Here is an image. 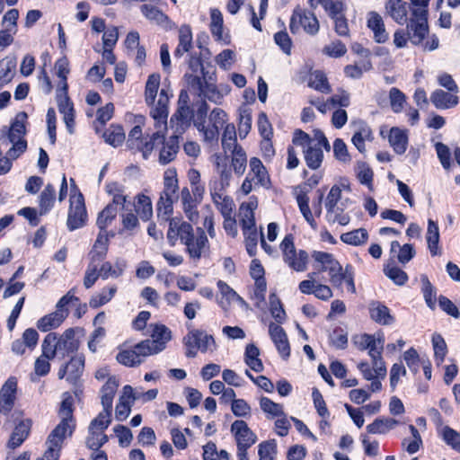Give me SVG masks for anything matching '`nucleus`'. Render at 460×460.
Wrapping results in <instances>:
<instances>
[{"label":"nucleus","instance_id":"f257e3e1","mask_svg":"<svg viewBox=\"0 0 460 460\" xmlns=\"http://www.w3.org/2000/svg\"><path fill=\"white\" fill-rule=\"evenodd\" d=\"M117 206H119L117 235L123 240L131 239L138 233L139 218L148 221L153 217L151 199L144 193L137 194L132 200L128 195L117 192Z\"/></svg>","mask_w":460,"mask_h":460},{"label":"nucleus","instance_id":"f03ea898","mask_svg":"<svg viewBox=\"0 0 460 460\" xmlns=\"http://www.w3.org/2000/svg\"><path fill=\"white\" fill-rule=\"evenodd\" d=\"M114 386L115 380L109 378L102 389L103 411L91 421L89 434L86 438V445L91 449H98L107 439L104 430L111 422L112 402L115 394Z\"/></svg>","mask_w":460,"mask_h":460},{"label":"nucleus","instance_id":"7ed1b4c3","mask_svg":"<svg viewBox=\"0 0 460 460\" xmlns=\"http://www.w3.org/2000/svg\"><path fill=\"white\" fill-rule=\"evenodd\" d=\"M167 239L173 246L178 239L186 245L190 256L193 259H199L208 243L204 230L197 228V234H193L192 226L179 218H171Z\"/></svg>","mask_w":460,"mask_h":460},{"label":"nucleus","instance_id":"20e7f679","mask_svg":"<svg viewBox=\"0 0 460 460\" xmlns=\"http://www.w3.org/2000/svg\"><path fill=\"white\" fill-rule=\"evenodd\" d=\"M172 94L168 89L162 88L160 90L158 106L155 110L150 111V115L155 120L156 131L152 135L143 137L142 152L143 157L147 159L155 146H161L165 140V133L167 129L168 104Z\"/></svg>","mask_w":460,"mask_h":460},{"label":"nucleus","instance_id":"39448f33","mask_svg":"<svg viewBox=\"0 0 460 460\" xmlns=\"http://www.w3.org/2000/svg\"><path fill=\"white\" fill-rule=\"evenodd\" d=\"M208 113V104L203 102L197 111V117L193 120L195 128L203 136V140L209 144H217L219 138V129L225 128L227 121V114L220 108H215L208 115V122L206 125V116Z\"/></svg>","mask_w":460,"mask_h":460},{"label":"nucleus","instance_id":"423d86ee","mask_svg":"<svg viewBox=\"0 0 460 460\" xmlns=\"http://www.w3.org/2000/svg\"><path fill=\"white\" fill-rule=\"evenodd\" d=\"M279 248L283 254V261L292 270L302 272L307 269L308 253L304 250L296 251L292 234L285 236Z\"/></svg>","mask_w":460,"mask_h":460},{"label":"nucleus","instance_id":"0eeeda50","mask_svg":"<svg viewBox=\"0 0 460 460\" xmlns=\"http://www.w3.org/2000/svg\"><path fill=\"white\" fill-rule=\"evenodd\" d=\"M178 189L176 171L174 169H167L164 175V190L157 203L159 211L164 209L165 215L172 213V205L179 199L177 195Z\"/></svg>","mask_w":460,"mask_h":460},{"label":"nucleus","instance_id":"6e6552de","mask_svg":"<svg viewBox=\"0 0 460 460\" xmlns=\"http://www.w3.org/2000/svg\"><path fill=\"white\" fill-rule=\"evenodd\" d=\"M314 262L317 263L320 271H328L330 281L334 287H341L343 282L341 276L342 267L331 253L314 251L312 254Z\"/></svg>","mask_w":460,"mask_h":460},{"label":"nucleus","instance_id":"1a4fd4ad","mask_svg":"<svg viewBox=\"0 0 460 460\" xmlns=\"http://www.w3.org/2000/svg\"><path fill=\"white\" fill-rule=\"evenodd\" d=\"M66 226L70 231L83 227L87 221L84 199L81 192L70 194Z\"/></svg>","mask_w":460,"mask_h":460},{"label":"nucleus","instance_id":"9d476101","mask_svg":"<svg viewBox=\"0 0 460 460\" xmlns=\"http://www.w3.org/2000/svg\"><path fill=\"white\" fill-rule=\"evenodd\" d=\"M184 344L187 348L186 356L188 358H194L198 350L206 352L216 346L213 336L199 330L190 331L184 337Z\"/></svg>","mask_w":460,"mask_h":460},{"label":"nucleus","instance_id":"9b49d317","mask_svg":"<svg viewBox=\"0 0 460 460\" xmlns=\"http://www.w3.org/2000/svg\"><path fill=\"white\" fill-rule=\"evenodd\" d=\"M427 9H413L412 17L407 25V35L414 45L420 44L429 32Z\"/></svg>","mask_w":460,"mask_h":460},{"label":"nucleus","instance_id":"f8f14e48","mask_svg":"<svg viewBox=\"0 0 460 460\" xmlns=\"http://www.w3.org/2000/svg\"><path fill=\"white\" fill-rule=\"evenodd\" d=\"M149 356H151L150 350H148V347H146L143 341L137 343L133 347L122 344L117 354V361L126 367H135L142 364L146 358Z\"/></svg>","mask_w":460,"mask_h":460},{"label":"nucleus","instance_id":"ddd939ff","mask_svg":"<svg viewBox=\"0 0 460 460\" xmlns=\"http://www.w3.org/2000/svg\"><path fill=\"white\" fill-rule=\"evenodd\" d=\"M301 27L306 33L314 35L318 32L320 25L313 13L296 7L290 18L289 28L291 32L296 33Z\"/></svg>","mask_w":460,"mask_h":460},{"label":"nucleus","instance_id":"4468645a","mask_svg":"<svg viewBox=\"0 0 460 460\" xmlns=\"http://www.w3.org/2000/svg\"><path fill=\"white\" fill-rule=\"evenodd\" d=\"M114 113V105L112 102L107 103L105 106L100 108L96 112V121L94 129L97 134H102L104 141L114 146L115 143V130L112 129L111 125L107 130L104 129L106 123L112 118Z\"/></svg>","mask_w":460,"mask_h":460},{"label":"nucleus","instance_id":"2eb2a0df","mask_svg":"<svg viewBox=\"0 0 460 460\" xmlns=\"http://www.w3.org/2000/svg\"><path fill=\"white\" fill-rule=\"evenodd\" d=\"M171 340V332L164 325H155L151 338L142 341L146 347H148L150 355L157 354L165 349L166 343Z\"/></svg>","mask_w":460,"mask_h":460},{"label":"nucleus","instance_id":"dca6fc26","mask_svg":"<svg viewBox=\"0 0 460 460\" xmlns=\"http://www.w3.org/2000/svg\"><path fill=\"white\" fill-rule=\"evenodd\" d=\"M99 234L113 237L115 234V196L99 214L96 220Z\"/></svg>","mask_w":460,"mask_h":460},{"label":"nucleus","instance_id":"f3484780","mask_svg":"<svg viewBox=\"0 0 460 460\" xmlns=\"http://www.w3.org/2000/svg\"><path fill=\"white\" fill-rule=\"evenodd\" d=\"M84 368V357L77 355L73 357L70 361L61 367L58 370V376L59 379L66 378L71 384H76L82 376Z\"/></svg>","mask_w":460,"mask_h":460},{"label":"nucleus","instance_id":"a211bd4d","mask_svg":"<svg viewBox=\"0 0 460 460\" xmlns=\"http://www.w3.org/2000/svg\"><path fill=\"white\" fill-rule=\"evenodd\" d=\"M17 392V378L10 376L0 389V412L7 414L14 405Z\"/></svg>","mask_w":460,"mask_h":460},{"label":"nucleus","instance_id":"6ab92c4d","mask_svg":"<svg viewBox=\"0 0 460 460\" xmlns=\"http://www.w3.org/2000/svg\"><path fill=\"white\" fill-rule=\"evenodd\" d=\"M59 415L61 421L55 429H59L58 433L60 434L71 436L75 429L73 420V398L71 396L63 399Z\"/></svg>","mask_w":460,"mask_h":460},{"label":"nucleus","instance_id":"aec40b11","mask_svg":"<svg viewBox=\"0 0 460 460\" xmlns=\"http://www.w3.org/2000/svg\"><path fill=\"white\" fill-rule=\"evenodd\" d=\"M269 335L279 355L285 359L288 358L290 355V346L284 329L278 323H270L269 324Z\"/></svg>","mask_w":460,"mask_h":460},{"label":"nucleus","instance_id":"412c9836","mask_svg":"<svg viewBox=\"0 0 460 460\" xmlns=\"http://www.w3.org/2000/svg\"><path fill=\"white\" fill-rule=\"evenodd\" d=\"M59 429H54L46 441L47 450L43 456L37 460H58L64 439L67 437L58 433Z\"/></svg>","mask_w":460,"mask_h":460},{"label":"nucleus","instance_id":"4be33fe9","mask_svg":"<svg viewBox=\"0 0 460 460\" xmlns=\"http://www.w3.org/2000/svg\"><path fill=\"white\" fill-rule=\"evenodd\" d=\"M231 431L235 437L237 447H250L256 442V435L243 420L234 421L231 426Z\"/></svg>","mask_w":460,"mask_h":460},{"label":"nucleus","instance_id":"5701e85b","mask_svg":"<svg viewBox=\"0 0 460 460\" xmlns=\"http://www.w3.org/2000/svg\"><path fill=\"white\" fill-rule=\"evenodd\" d=\"M137 399L138 396L130 385L123 387L119 403L117 405V420H124L129 416L131 407Z\"/></svg>","mask_w":460,"mask_h":460},{"label":"nucleus","instance_id":"b1692460","mask_svg":"<svg viewBox=\"0 0 460 460\" xmlns=\"http://www.w3.org/2000/svg\"><path fill=\"white\" fill-rule=\"evenodd\" d=\"M192 119L193 111L190 107H178L170 119V124L175 134L181 135L190 126Z\"/></svg>","mask_w":460,"mask_h":460},{"label":"nucleus","instance_id":"393cba45","mask_svg":"<svg viewBox=\"0 0 460 460\" xmlns=\"http://www.w3.org/2000/svg\"><path fill=\"white\" fill-rule=\"evenodd\" d=\"M161 75L158 73L151 74L145 86V101L146 103L154 111L158 106L159 94L158 90L160 86Z\"/></svg>","mask_w":460,"mask_h":460},{"label":"nucleus","instance_id":"a878e982","mask_svg":"<svg viewBox=\"0 0 460 460\" xmlns=\"http://www.w3.org/2000/svg\"><path fill=\"white\" fill-rule=\"evenodd\" d=\"M257 200L251 199L248 202L243 203L239 208V217L243 231L254 230L255 218L254 210L257 208Z\"/></svg>","mask_w":460,"mask_h":460},{"label":"nucleus","instance_id":"bb28decb","mask_svg":"<svg viewBox=\"0 0 460 460\" xmlns=\"http://www.w3.org/2000/svg\"><path fill=\"white\" fill-rule=\"evenodd\" d=\"M367 27L373 31L376 42L383 43L388 39L383 18L376 12H369L367 20Z\"/></svg>","mask_w":460,"mask_h":460},{"label":"nucleus","instance_id":"cd10ccee","mask_svg":"<svg viewBox=\"0 0 460 460\" xmlns=\"http://www.w3.org/2000/svg\"><path fill=\"white\" fill-rule=\"evenodd\" d=\"M385 12L399 24H403L407 20V4L402 0H388L385 3Z\"/></svg>","mask_w":460,"mask_h":460},{"label":"nucleus","instance_id":"c85d7f7f","mask_svg":"<svg viewBox=\"0 0 460 460\" xmlns=\"http://www.w3.org/2000/svg\"><path fill=\"white\" fill-rule=\"evenodd\" d=\"M430 102L439 110L450 109L458 104V97L456 95L438 89L430 95Z\"/></svg>","mask_w":460,"mask_h":460},{"label":"nucleus","instance_id":"c756f323","mask_svg":"<svg viewBox=\"0 0 460 460\" xmlns=\"http://www.w3.org/2000/svg\"><path fill=\"white\" fill-rule=\"evenodd\" d=\"M369 314L373 321L383 325H389L394 323V317L390 314L389 309L378 301L369 304Z\"/></svg>","mask_w":460,"mask_h":460},{"label":"nucleus","instance_id":"7c9ffc66","mask_svg":"<svg viewBox=\"0 0 460 460\" xmlns=\"http://www.w3.org/2000/svg\"><path fill=\"white\" fill-rule=\"evenodd\" d=\"M68 315L67 310H57L56 312L45 315L38 321L37 327L41 332H48L58 327Z\"/></svg>","mask_w":460,"mask_h":460},{"label":"nucleus","instance_id":"2f4dec72","mask_svg":"<svg viewBox=\"0 0 460 460\" xmlns=\"http://www.w3.org/2000/svg\"><path fill=\"white\" fill-rule=\"evenodd\" d=\"M389 143L398 155L405 153L408 146L407 131L399 128H392L389 134Z\"/></svg>","mask_w":460,"mask_h":460},{"label":"nucleus","instance_id":"473e14b6","mask_svg":"<svg viewBox=\"0 0 460 460\" xmlns=\"http://www.w3.org/2000/svg\"><path fill=\"white\" fill-rule=\"evenodd\" d=\"M31 426V423L29 420H22L19 422L11 434L10 439L8 441V447L15 449L16 447H20L29 436Z\"/></svg>","mask_w":460,"mask_h":460},{"label":"nucleus","instance_id":"72a5a7b5","mask_svg":"<svg viewBox=\"0 0 460 460\" xmlns=\"http://www.w3.org/2000/svg\"><path fill=\"white\" fill-rule=\"evenodd\" d=\"M374 139L372 129L366 124H361L352 136L351 142L362 154L366 152V143Z\"/></svg>","mask_w":460,"mask_h":460},{"label":"nucleus","instance_id":"f704fd0d","mask_svg":"<svg viewBox=\"0 0 460 460\" xmlns=\"http://www.w3.org/2000/svg\"><path fill=\"white\" fill-rule=\"evenodd\" d=\"M256 183L261 186H267L270 183V178L265 166L261 161L257 157H252L250 160V172L248 174Z\"/></svg>","mask_w":460,"mask_h":460},{"label":"nucleus","instance_id":"c9c22d12","mask_svg":"<svg viewBox=\"0 0 460 460\" xmlns=\"http://www.w3.org/2000/svg\"><path fill=\"white\" fill-rule=\"evenodd\" d=\"M212 199L217 209L221 212L223 217L232 215L234 203L232 198L227 196L224 190H214L211 192Z\"/></svg>","mask_w":460,"mask_h":460},{"label":"nucleus","instance_id":"e433bc0d","mask_svg":"<svg viewBox=\"0 0 460 460\" xmlns=\"http://www.w3.org/2000/svg\"><path fill=\"white\" fill-rule=\"evenodd\" d=\"M323 147L312 144L304 149L305 161L310 169L316 170L321 166L323 159Z\"/></svg>","mask_w":460,"mask_h":460},{"label":"nucleus","instance_id":"4c0bfd02","mask_svg":"<svg viewBox=\"0 0 460 460\" xmlns=\"http://www.w3.org/2000/svg\"><path fill=\"white\" fill-rule=\"evenodd\" d=\"M426 240L428 248L432 256L440 254L438 242H439V228L436 222L432 219L428 220V228L426 233Z\"/></svg>","mask_w":460,"mask_h":460},{"label":"nucleus","instance_id":"58836bf2","mask_svg":"<svg viewBox=\"0 0 460 460\" xmlns=\"http://www.w3.org/2000/svg\"><path fill=\"white\" fill-rule=\"evenodd\" d=\"M399 421L392 418H378L367 426V430L371 434H386L394 429Z\"/></svg>","mask_w":460,"mask_h":460},{"label":"nucleus","instance_id":"ea45409f","mask_svg":"<svg viewBox=\"0 0 460 460\" xmlns=\"http://www.w3.org/2000/svg\"><path fill=\"white\" fill-rule=\"evenodd\" d=\"M217 288L222 296V300L220 301L221 306L227 310L228 306L232 302H239L242 305H244L245 302L243 299L237 295V293L231 288L226 282L219 280L217 282Z\"/></svg>","mask_w":460,"mask_h":460},{"label":"nucleus","instance_id":"a19ab883","mask_svg":"<svg viewBox=\"0 0 460 460\" xmlns=\"http://www.w3.org/2000/svg\"><path fill=\"white\" fill-rule=\"evenodd\" d=\"M56 75L59 78L57 92H67L68 84L66 83L67 75L70 72L69 61L66 57L58 59L55 63Z\"/></svg>","mask_w":460,"mask_h":460},{"label":"nucleus","instance_id":"79ce46f5","mask_svg":"<svg viewBox=\"0 0 460 460\" xmlns=\"http://www.w3.org/2000/svg\"><path fill=\"white\" fill-rule=\"evenodd\" d=\"M59 352L63 351V355L73 353L79 348V341L75 338V331L67 329L58 340Z\"/></svg>","mask_w":460,"mask_h":460},{"label":"nucleus","instance_id":"37998d69","mask_svg":"<svg viewBox=\"0 0 460 460\" xmlns=\"http://www.w3.org/2000/svg\"><path fill=\"white\" fill-rule=\"evenodd\" d=\"M192 47V32L189 25H182L179 30V45L175 50V56L181 57L190 51Z\"/></svg>","mask_w":460,"mask_h":460},{"label":"nucleus","instance_id":"c03bdc74","mask_svg":"<svg viewBox=\"0 0 460 460\" xmlns=\"http://www.w3.org/2000/svg\"><path fill=\"white\" fill-rule=\"evenodd\" d=\"M110 236L98 234L97 239L90 252L91 262L98 263L105 257Z\"/></svg>","mask_w":460,"mask_h":460},{"label":"nucleus","instance_id":"a18cd8bd","mask_svg":"<svg viewBox=\"0 0 460 460\" xmlns=\"http://www.w3.org/2000/svg\"><path fill=\"white\" fill-rule=\"evenodd\" d=\"M16 67V59L6 57L0 61V87L12 81Z\"/></svg>","mask_w":460,"mask_h":460},{"label":"nucleus","instance_id":"49530a36","mask_svg":"<svg viewBox=\"0 0 460 460\" xmlns=\"http://www.w3.org/2000/svg\"><path fill=\"white\" fill-rule=\"evenodd\" d=\"M221 143L225 152H234L237 148H242L237 145L236 129L234 124L229 123L225 126Z\"/></svg>","mask_w":460,"mask_h":460},{"label":"nucleus","instance_id":"de8ad7c7","mask_svg":"<svg viewBox=\"0 0 460 460\" xmlns=\"http://www.w3.org/2000/svg\"><path fill=\"white\" fill-rule=\"evenodd\" d=\"M161 146L162 147L159 151V163L165 165L174 160L178 153L179 146L172 138L168 141L164 140V144H161Z\"/></svg>","mask_w":460,"mask_h":460},{"label":"nucleus","instance_id":"09e8293b","mask_svg":"<svg viewBox=\"0 0 460 460\" xmlns=\"http://www.w3.org/2000/svg\"><path fill=\"white\" fill-rule=\"evenodd\" d=\"M260 350L254 344H248L245 349L244 361L255 372H261L263 365L259 358Z\"/></svg>","mask_w":460,"mask_h":460},{"label":"nucleus","instance_id":"8fccbe9b","mask_svg":"<svg viewBox=\"0 0 460 460\" xmlns=\"http://www.w3.org/2000/svg\"><path fill=\"white\" fill-rule=\"evenodd\" d=\"M56 190L52 184H47L39 197L40 215L47 213L53 207Z\"/></svg>","mask_w":460,"mask_h":460},{"label":"nucleus","instance_id":"3c124183","mask_svg":"<svg viewBox=\"0 0 460 460\" xmlns=\"http://www.w3.org/2000/svg\"><path fill=\"white\" fill-rule=\"evenodd\" d=\"M260 407L269 419L284 416V408L282 404L277 403L268 397L260 399Z\"/></svg>","mask_w":460,"mask_h":460},{"label":"nucleus","instance_id":"603ef678","mask_svg":"<svg viewBox=\"0 0 460 460\" xmlns=\"http://www.w3.org/2000/svg\"><path fill=\"white\" fill-rule=\"evenodd\" d=\"M27 120V114L25 112H19L13 122L8 134L9 141L17 140L22 138L25 134V122Z\"/></svg>","mask_w":460,"mask_h":460},{"label":"nucleus","instance_id":"864d4df0","mask_svg":"<svg viewBox=\"0 0 460 460\" xmlns=\"http://www.w3.org/2000/svg\"><path fill=\"white\" fill-rule=\"evenodd\" d=\"M114 34L112 31H107L102 36V59L111 65L115 63V55L113 54V48L115 46Z\"/></svg>","mask_w":460,"mask_h":460},{"label":"nucleus","instance_id":"5fc2aeb1","mask_svg":"<svg viewBox=\"0 0 460 460\" xmlns=\"http://www.w3.org/2000/svg\"><path fill=\"white\" fill-rule=\"evenodd\" d=\"M367 238L368 234L365 228H358L341 235V240L343 243L355 246L364 244Z\"/></svg>","mask_w":460,"mask_h":460},{"label":"nucleus","instance_id":"6e6d98bb","mask_svg":"<svg viewBox=\"0 0 460 460\" xmlns=\"http://www.w3.org/2000/svg\"><path fill=\"white\" fill-rule=\"evenodd\" d=\"M308 84L321 93H329L331 92V86L328 84L325 74L319 70L310 74Z\"/></svg>","mask_w":460,"mask_h":460},{"label":"nucleus","instance_id":"4d7b16f0","mask_svg":"<svg viewBox=\"0 0 460 460\" xmlns=\"http://www.w3.org/2000/svg\"><path fill=\"white\" fill-rule=\"evenodd\" d=\"M59 351L58 341L56 333L47 334L42 342V355L47 358L52 359L57 352Z\"/></svg>","mask_w":460,"mask_h":460},{"label":"nucleus","instance_id":"13d9d810","mask_svg":"<svg viewBox=\"0 0 460 460\" xmlns=\"http://www.w3.org/2000/svg\"><path fill=\"white\" fill-rule=\"evenodd\" d=\"M210 31L216 40H223V16L218 9L210 11Z\"/></svg>","mask_w":460,"mask_h":460},{"label":"nucleus","instance_id":"bf43d9fd","mask_svg":"<svg viewBox=\"0 0 460 460\" xmlns=\"http://www.w3.org/2000/svg\"><path fill=\"white\" fill-rule=\"evenodd\" d=\"M232 153L231 166L237 175H242L246 169L247 156L243 148H237Z\"/></svg>","mask_w":460,"mask_h":460},{"label":"nucleus","instance_id":"052dcab7","mask_svg":"<svg viewBox=\"0 0 460 460\" xmlns=\"http://www.w3.org/2000/svg\"><path fill=\"white\" fill-rule=\"evenodd\" d=\"M143 14L150 21L157 24H164L168 21V17L157 7L151 4H144L141 6Z\"/></svg>","mask_w":460,"mask_h":460},{"label":"nucleus","instance_id":"680f3d73","mask_svg":"<svg viewBox=\"0 0 460 460\" xmlns=\"http://www.w3.org/2000/svg\"><path fill=\"white\" fill-rule=\"evenodd\" d=\"M389 102L393 111L399 113L403 110V106L406 102V96L398 88L393 87L389 92Z\"/></svg>","mask_w":460,"mask_h":460},{"label":"nucleus","instance_id":"e2e57ef3","mask_svg":"<svg viewBox=\"0 0 460 460\" xmlns=\"http://www.w3.org/2000/svg\"><path fill=\"white\" fill-rule=\"evenodd\" d=\"M432 344L437 364H441L447 355V349L444 339L440 334H434L432 336Z\"/></svg>","mask_w":460,"mask_h":460},{"label":"nucleus","instance_id":"0e129e2a","mask_svg":"<svg viewBox=\"0 0 460 460\" xmlns=\"http://www.w3.org/2000/svg\"><path fill=\"white\" fill-rule=\"evenodd\" d=\"M296 201L305 219L310 224L311 226L315 228L316 223L309 208V198L305 193H301L297 195Z\"/></svg>","mask_w":460,"mask_h":460},{"label":"nucleus","instance_id":"69168bd1","mask_svg":"<svg viewBox=\"0 0 460 460\" xmlns=\"http://www.w3.org/2000/svg\"><path fill=\"white\" fill-rule=\"evenodd\" d=\"M441 433L445 442L453 449L460 452V433L448 426H445Z\"/></svg>","mask_w":460,"mask_h":460},{"label":"nucleus","instance_id":"338daca9","mask_svg":"<svg viewBox=\"0 0 460 460\" xmlns=\"http://www.w3.org/2000/svg\"><path fill=\"white\" fill-rule=\"evenodd\" d=\"M333 154L337 160L344 164L349 163L351 160L347 146L341 138H336L333 143Z\"/></svg>","mask_w":460,"mask_h":460},{"label":"nucleus","instance_id":"774afa93","mask_svg":"<svg viewBox=\"0 0 460 460\" xmlns=\"http://www.w3.org/2000/svg\"><path fill=\"white\" fill-rule=\"evenodd\" d=\"M347 48L341 40H335L324 46L323 53L331 58H340L345 55Z\"/></svg>","mask_w":460,"mask_h":460}]
</instances>
